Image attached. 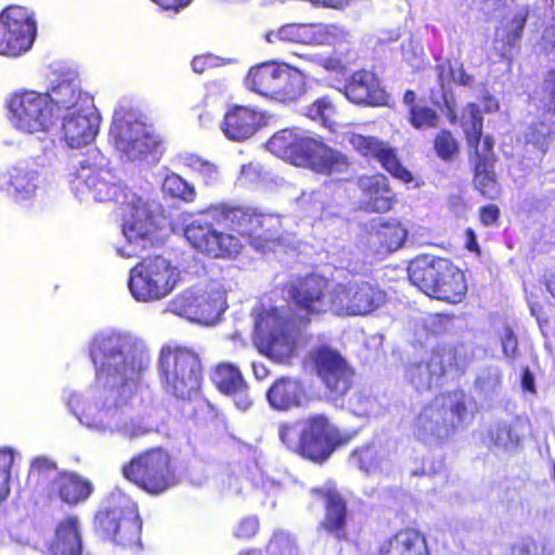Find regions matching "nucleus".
<instances>
[{
  "mask_svg": "<svg viewBox=\"0 0 555 555\" xmlns=\"http://www.w3.org/2000/svg\"><path fill=\"white\" fill-rule=\"evenodd\" d=\"M269 215L227 203L199 210L184 228V237L197 253L210 259H234L244 248L243 238L267 240L272 231Z\"/></svg>",
  "mask_w": 555,
  "mask_h": 555,
  "instance_id": "obj_1",
  "label": "nucleus"
},
{
  "mask_svg": "<svg viewBox=\"0 0 555 555\" xmlns=\"http://www.w3.org/2000/svg\"><path fill=\"white\" fill-rule=\"evenodd\" d=\"M129 347V341L119 334L96 335L90 343L89 354L99 387L98 404L105 411H116L129 403L145 370L128 351Z\"/></svg>",
  "mask_w": 555,
  "mask_h": 555,
  "instance_id": "obj_2",
  "label": "nucleus"
},
{
  "mask_svg": "<svg viewBox=\"0 0 555 555\" xmlns=\"http://www.w3.org/2000/svg\"><path fill=\"white\" fill-rule=\"evenodd\" d=\"M410 282L428 297L448 305H459L468 293L467 279L450 259L422 255L408 267Z\"/></svg>",
  "mask_w": 555,
  "mask_h": 555,
  "instance_id": "obj_3",
  "label": "nucleus"
},
{
  "mask_svg": "<svg viewBox=\"0 0 555 555\" xmlns=\"http://www.w3.org/2000/svg\"><path fill=\"white\" fill-rule=\"evenodd\" d=\"M26 487L40 496L70 506L87 501L93 492L91 481L75 472L59 469L57 463L46 455L31 459Z\"/></svg>",
  "mask_w": 555,
  "mask_h": 555,
  "instance_id": "obj_4",
  "label": "nucleus"
},
{
  "mask_svg": "<svg viewBox=\"0 0 555 555\" xmlns=\"http://www.w3.org/2000/svg\"><path fill=\"white\" fill-rule=\"evenodd\" d=\"M158 371L164 390L179 399H191L202 387L204 365L192 347L167 344L160 348Z\"/></svg>",
  "mask_w": 555,
  "mask_h": 555,
  "instance_id": "obj_5",
  "label": "nucleus"
},
{
  "mask_svg": "<svg viewBox=\"0 0 555 555\" xmlns=\"http://www.w3.org/2000/svg\"><path fill=\"white\" fill-rule=\"evenodd\" d=\"M268 150L295 166L330 175L338 164V154L325 143L296 128L275 132L267 142Z\"/></svg>",
  "mask_w": 555,
  "mask_h": 555,
  "instance_id": "obj_6",
  "label": "nucleus"
},
{
  "mask_svg": "<svg viewBox=\"0 0 555 555\" xmlns=\"http://www.w3.org/2000/svg\"><path fill=\"white\" fill-rule=\"evenodd\" d=\"M126 480L143 492L158 496L180 483L173 456L162 447H154L132 456L121 468Z\"/></svg>",
  "mask_w": 555,
  "mask_h": 555,
  "instance_id": "obj_7",
  "label": "nucleus"
},
{
  "mask_svg": "<svg viewBox=\"0 0 555 555\" xmlns=\"http://www.w3.org/2000/svg\"><path fill=\"white\" fill-rule=\"evenodd\" d=\"M307 327H297L291 323L289 317H284L280 309L271 307L259 312L254 343L262 356L278 364H291L297 356V341L294 334Z\"/></svg>",
  "mask_w": 555,
  "mask_h": 555,
  "instance_id": "obj_8",
  "label": "nucleus"
},
{
  "mask_svg": "<svg viewBox=\"0 0 555 555\" xmlns=\"http://www.w3.org/2000/svg\"><path fill=\"white\" fill-rule=\"evenodd\" d=\"M288 299L301 314H292L291 323L297 327H309L313 318L333 313L335 286L330 287L327 279L320 274L307 273L286 285Z\"/></svg>",
  "mask_w": 555,
  "mask_h": 555,
  "instance_id": "obj_9",
  "label": "nucleus"
},
{
  "mask_svg": "<svg viewBox=\"0 0 555 555\" xmlns=\"http://www.w3.org/2000/svg\"><path fill=\"white\" fill-rule=\"evenodd\" d=\"M93 524L95 532L104 540L122 548L142 546V519L138 506L127 498L109 501L96 512Z\"/></svg>",
  "mask_w": 555,
  "mask_h": 555,
  "instance_id": "obj_10",
  "label": "nucleus"
},
{
  "mask_svg": "<svg viewBox=\"0 0 555 555\" xmlns=\"http://www.w3.org/2000/svg\"><path fill=\"white\" fill-rule=\"evenodd\" d=\"M177 282L176 268L160 255L142 258L130 271L128 287L140 302H153L167 297Z\"/></svg>",
  "mask_w": 555,
  "mask_h": 555,
  "instance_id": "obj_11",
  "label": "nucleus"
},
{
  "mask_svg": "<svg viewBox=\"0 0 555 555\" xmlns=\"http://www.w3.org/2000/svg\"><path fill=\"white\" fill-rule=\"evenodd\" d=\"M44 92L21 90L8 100L9 119L13 126L26 133L49 132L55 126V117Z\"/></svg>",
  "mask_w": 555,
  "mask_h": 555,
  "instance_id": "obj_12",
  "label": "nucleus"
},
{
  "mask_svg": "<svg viewBox=\"0 0 555 555\" xmlns=\"http://www.w3.org/2000/svg\"><path fill=\"white\" fill-rule=\"evenodd\" d=\"M349 437L343 435L323 414L311 415L304 422L299 433V455L312 463H325L335 450L347 444Z\"/></svg>",
  "mask_w": 555,
  "mask_h": 555,
  "instance_id": "obj_13",
  "label": "nucleus"
},
{
  "mask_svg": "<svg viewBox=\"0 0 555 555\" xmlns=\"http://www.w3.org/2000/svg\"><path fill=\"white\" fill-rule=\"evenodd\" d=\"M387 293L370 280L352 279L335 285V315L364 317L383 307Z\"/></svg>",
  "mask_w": 555,
  "mask_h": 555,
  "instance_id": "obj_14",
  "label": "nucleus"
},
{
  "mask_svg": "<svg viewBox=\"0 0 555 555\" xmlns=\"http://www.w3.org/2000/svg\"><path fill=\"white\" fill-rule=\"evenodd\" d=\"M310 358L318 377L334 399L343 398L354 385V370L335 349L314 348Z\"/></svg>",
  "mask_w": 555,
  "mask_h": 555,
  "instance_id": "obj_15",
  "label": "nucleus"
},
{
  "mask_svg": "<svg viewBox=\"0 0 555 555\" xmlns=\"http://www.w3.org/2000/svg\"><path fill=\"white\" fill-rule=\"evenodd\" d=\"M36 22L21 8L9 7L0 13V54L18 56L28 51L36 38Z\"/></svg>",
  "mask_w": 555,
  "mask_h": 555,
  "instance_id": "obj_16",
  "label": "nucleus"
},
{
  "mask_svg": "<svg viewBox=\"0 0 555 555\" xmlns=\"http://www.w3.org/2000/svg\"><path fill=\"white\" fill-rule=\"evenodd\" d=\"M96 156L79 162L73 172L72 184L77 192H88L96 202L115 201L121 185L111 170L96 164Z\"/></svg>",
  "mask_w": 555,
  "mask_h": 555,
  "instance_id": "obj_17",
  "label": "nucleus"
},
{
  "mask_svg": "<svg viewBox=\"0 0 555 555\" xmlns=\"http://www.w3.org/2000/svg\"><path fill=\"white\" fill-rule=\"evenodd\" d=\"M310 494L323 501L324 516L319 522V529L339 542L348 541L350 512L346 498L336 485L327 482L323 487H313Z\"/></svg>",
  "mask_w": 555,
  "mask_h": 555,
  "instance_id": "obj_18",
  "label": "nucleus"
},
{
  "mask_svg": "<svg viewBox=\"0 0 555 555\" xmlns=\"http://www.w3.org/2000/svg\"><path fill=\"white\" fill-rule=\"evenodd\" d=\"M172 310L181 315L202 323H211L227 309L224 295L219 291L186 289L172 300Z\"/></svg>",
  "mask_w": 555,
  "mask_h": 555,
  "instance_id": "obj_19",
  "label": "nucleus"
},
{
  "mask_svg": "<svg viewBox=\"0 0 555 555\" xmlns=\"http://www.w3.org/2000/svg\"><path fill=\"white\" fill-rule=\"evenodd\" d=\"M109 135L116 147L131 160L143 159L156 153L162 143L156 134L146 131L144 125L139 121L114 122Z\"/></svg>",
  "mask_w": 555,
  "mask_h": 555,
  "instance_id": "obj_20",
  "label": "nucleus"
},
{
  "mask_svg": "<svg viewBox=\"0 0 555 555\" xmlns=\"http://www.w3.org/2000/svg\"><path fill=\"white\" fill-rule=\"evenodd\" d=\"M338 90L357 105L382 106L388 101V93L377 75L364 68L354 70Z\"/></svg>",
  "mask_w": 555,
  "mask_h": 555,
  "instance_id": "obj_21",
  "label": "nucleus"
},
{
  "mask_svg": "<svg viewBox=\"0 0 555 555\" xmlns=\"http://www.w3.org/2000/svg\"><path fill=\"white\" fill-rule=\"evenodd\" d=\"M209 379L221 395L236 398L235 405L240 410L246 411L251 406L248 383L240 365L230 361H219L211 366Z\"/></svg>",
  "mask_w": 555,
  "mask_h": 555,
  "instance_id": "obj_22",
  "label": "nucleus"
},
{
  "mask_svg": "<svg viewBox=\"0 0 555 555\" xmlns=\"http://www.w3.org/2000/svg\"><path fill=\"white\" fill-rule=\"evenodd\" d=\"M468 160L473 172L474 189L486 199L500 198L502 186L495 171L498 156L495 150H491V141L487 140L479 153L468 154Z\"/></svg>",
  "mask_w": 555,
  "mask_h": 555,
  "instance_id": "obj_23",
  "label": "nucleus"
},
{
  "mask_svg": "<svg viewBox=\"0 0 555 555\" xmlns=\"http://www.w3.org/2000/svg\"><path fill=\"white\" fill-rule=\"evenodd\" d=\"M374 555H431V550L424 531L405 526L384 538Z\"/></svg>",
  "mask_w": 555,
  "mask_h": 555,
  "instance_id": "obj_24",
  "label": "nucleus"
},
{
  "mask_svg": "<svg viewBox=\"0 0 555 555\" xmlns=\"http://www.w3.org/2000/svg\"><path fill=\"white\" fill-rule=\"evenodd\" d=\"M450 124L459 125L463 131V135L468 149V154L479 153L485 146L487 140L491 141V150H494L495 140L493 135H483V115L477 103L469 102L461 111L457 117L454 109L450 108L448 114Z\"/></svg>",
  "mask_w": 555,
  "mask_h": 555,
  "instance_id": "obj_25",
  "label": "nucleus"
},
{
  "mask_svg": "<svg viewBox=\"0 0 555 555\" xmlns=\"http://www.w3.org/2000/svg\"><path fill=\"white\" fill-rule=\"evenodd\" d=\"M358 186L363 196L361 207L366 212H388L397 203L396 194L389 184L388 178L383 173L360 177Z\"/></svg>",
  "mask_w": 555,
  "mask_h": 555,
  "instance_id": "obj_26",
  "label": "nucleus"
},
{
  "mask_svg": "<svg viewBox=\"0 0 555 555\" xmlns=\"http://www.w3.org/2000/svg\"><path fill=\"white\" fill-rule=\"evenodd\" d=\"M266 397L273 410L289 411L308 400L302 380L294 376H280L267 389Z\"/></svg>",
  "mask_w": 555,
  "mask_h": 555,
  "instance_id": "obj_27",
  "label": "nucleus"
},
{
  "mask_svg": "<svg viewBox=\"0 0 555 555\" xmlns=\"http://www.w3.org/2000/svg\"><path fill=\"white\" fill-rule=\"evenodd\" d=\"M261 122L260 112L248 106L234 105L223 117L222 131L232 141H244L258 131Z\"/></svg>",
  "mask_w": 555,
  "mask_h": 555,
  "instance_id": "obj_28",
  "label": "nucleus"
},
{
  "mask_svg": "<svg viewBox=\"0 0 555 555\" xmlns=\"http://www.w3.org/2000/svg\"><path fill=\"white\" fill-rule=\"evenodd\" d=\"M47 555H82L83 544L77 516L70 515L61 519L52 539L46 546Z\"/></svg>",
  "mask_w": 555,
  "mask_h": 555,
  "instance_id": "obj_29",
  "label": "nucleus"
},
{
  "mask_svg": "<svg viewBox=\"0 0 555 555\" xmlns=\"http://www.w3.org/2000/svg\"><path fill=\"white\" fill-rule=\"evenodd\" d=\"M99 130V122L95 117L81 113L72 112L63 116L62 139L73 149H80L94 141Z\"/></svg>",
  "mask_w": 555,
  "mask_h": 555,
  "instance_id": "obj_30",
  "label": "nucleus"
},
{
  "mask_svg": "<svg viewBox=\"0 0 555 555\" xmlns=\"http://www.w3.org/2000/svg\"><path fill=\"white\" fill-rule=\"evenodd\" d=\"M275 36L284 42L309 46H327L335 38L333 27L321 23L286 24L276 30Z\"/></svg>",
  "mask_w": 555,
  "mask_h": 555,
  "instance_id": "obj_31",
  "label": "nucleus"
},
{
  "mask_svg": "<svg viewBox=\"0 0 555 555\" xmlns=\"http://www.w3.org/2000/svg\"><path fill=\"white\" fill-rule=\"evenodd\" d=\"M310 90L308 76L299 68L282 63L272 101L292 104L301 101Z\"/></svg>",
  "mask_w": 555,
  "mask_h": 555,
  "instance_id": "obj_32",
  "label": "nucleus"
},
{
  "mask_svg": "<svg viewBox=\"0 0 555 555\" xmlns=\"http://www.w3.org/2000/svg\"><path fill=\"white\" fill-rule=\"evenodd\" d=\"M282 70V63L268 61L251 66L245 77V86L253 92L272 100Z\"/></svg>",
  "mask_w": 555,
  "mask_h": 555,
  "instance_id": "obj_33",
  "label": "nucleus"
},
{
  "mask_svg": "<svg viewBox=\"0 0 555 555\" xmlns=\"http://www.w3.org/2000/svg\"><path fill=\"white\" fill-rule=\"evenodd\" d=\"M369 235L378 251L392 253L403 246L408 231L400 221L388 219L372 224Z\"/></svg>",
  "mask_w": 555,
  "mask_h": 555,
  "instance_id": "obj_34",
  "label": "nucleus"
},
{
  "mask_svg": "<svg viewBox=\"0 0 555 555\" xmlns=\"http://www.w3.org/2000/svg\"><path fill=\"white\" fill-rule=\"evenodd\" d=\"M37 178L38 172L35 169L28 166H16L8 172L7 180L1 188L15 201L28 199L35 195Z\"/></svg>",
  "mask_w": 555,
  "mask_h": 555,
  "instance_id": "obj_35",
  "label": "nucleus"
},
{
  "mask_svg": "<svg viewBox=\"0 0 555 555\" xmlns=\"http://www.w3.org/2000/svg\"><path fill=\"white\" fill-rule=\"evenodd\" d=\"M122 232L130 244L142 249L152 247L156 242L153 220L145 210H142L140 216L125 221Z\"/></svg>",
  "mask_w": 555,
  "mask_h": 555,
  "instance_id": "obj_36",
  "label": "nucleus"
},
{
  "mask_svg": "<svg viewBox=\"0 0 555 555\" xmlns=\"http://www.w3.org/2000/svg\"><path fill=\"white\" fill-rule=\"evenodd\" d=\"M50 100V108L55 117V122L59 120L60 114H66L81 111L78 107L81 92L70 82H61L46 92Z\"/></svg>",
  "mask_w": 555,
  "mask_h": 555,
  "instance_id": "obj_37",
  "label": "nucleus"
},
{
  "mask_svg": "<svg viewBox=\"0 0 555 555\" xmlns=\"http://www.w3.org/2000/svg\"><path fill=\"white\" fill-rule=\"evenodd\" d=\"M433 149L439 159L446 163L455 160L461 153V144L454 133L447 128L434 135Z\"/></svg>",
  "mask_w": 555,
  "mask_h": 555,
  "instance_id": "obj_38",
  "label": "nucleus"
},
{
  "mask_svg": "<svg viewBox=\"0 0 555 555\" xmlns=\"http://www.w3.org/2000/svg\"><path fill=\"white\" fill-rule=\"evenodd\" d=\"M376 162H378L382 168L391 177L402 181L403 183H411L414 180L412 172L402 165L396 149L388 142L378 155Z\"/></svg>",
  "mask_w": 555,
  "mask_h": 555,
  "instance_id": "obj_39",
  "label": "nucleus"
},
{
  "mask_svg": "<svg viewBox=\"0 0 555 555\" xmlns=\"http://www.w3.org/2000/svg\"><path fill=\"white\" fill-rule=\"evenodd\" d=\"M437 111L426 104L413 105L408 111V122L416 130H428L439 126Z\"/></svg>",
  "mask_w": 555,
  "mask_h": 555,
  "instance_id": "obj_40",
  "label": "nucleus"
},
{
  "mask_svg": "<svg viewBox=\"0 0 555 555\" xmlns=\"http://www.w3.org/2000/svg\"><path fill=\"white\" fill-rule=\"evenodd\" d=\"M184 165L194 172L205 185H212L218 181V167L198 155H188L184 158Z\"/></svg>",
  "mask_w": 555,
  "mask_h": 555,
  "instance_id": "obj_41",
  "label": "nucleus"
},
{
  "mask_svg": "<svg viewBox=\"0 0 555 555\" xmlns=\"http://www.w3.org/2000/svg\"><path fill=\"white\" fill-rule=\"evenodd\" d=\"M163 189L167 194L185 203H192L196 198L194 186L177 173L166 176Z\"/></svg>",
  "mask_w": 555,
  "mask_h": 555,
  "instance_id": "obj_42",
  "label": "nucleus"
},
{
  "mask_svg": "<svg viewBox=\"0 0 555 555\" xmlns=\"http://www.w3.org/2000/svg\"><path fill=\"white\" fill-rule=\"evenodd\" d=\"M352 147L364 158L376 160L387 142L376 137L353 133L349 139Z\"/></svg>",
  "mask_w": 555,
  "mask_h": 555,
  "instance_id": "obj_43",
  "label": "nucleus"
},
{
  "mask_svg": "<svg viewBox=\"0 0 555 555\" xmlns=\"http://www.w3.org/2000/svg\"><path fill=\"white\" fill-rule=\"evenodd\" d=\"M14 453L11 449H0V502L7 500L11 492V470Z\"/></svg>",
  "mask_w": 555,
  "mask_h": 555,
  "instance_id": "obj_44",
  "label": "nucleus"
},
{
  "mask_svg": "<svg viewBox=\"0 0 555 555\" xmlns=\"http://www.w3.org/2000/svg\"><path fill=\"white\" fill-rule=\"evenodd\" d=\"M352 456L357 461L358 467L366 474L374 473L379 467L380 457L373 447L358 448L353 451Z\"/></svg>",
  "mask_w": 555,
  "mask_h": 555,
  "instance_id": "obj_45",
  "label": "nucleus"
},
{
  "mask_svg": "<svg viewBox=\"0 0 555 555\" xmlns=\"http://www.w3.org/2000/svg\"><path fill=\"white\" fill-rule=\"evenodd\" d=\"M295 548V539L283 531H275L266 546L271 555H292Z\"/></svg>",
  "mask_w": 555,
  "mask_h": 555,
  "instance_id": "obj_46",
  "label": "nucleus"
},
{
  "mask_svg": "<svg viewBox=\"0 0 555 555\" xmlns=\"http://www.w3.org/2000/svg\"><path fill=\"white\" fill-rule=\"evenodd\" d=\"M528 18V10L517 14L512 20V28L504 35V42L507 46L506 52L511 53L512 50L519 47L521 34Z\"/></svg>",
  "mask_w": 555,
  "mask_h": 555,
  "instance_id": "obj_47",
  "label": "nucleus"
},
{
  "mask_svg": "<svg viewBox=\"0 0 555 555\" xmlns=\"http://www.w3.org/2000/svg\"><path fill=\"white\" fill-rule=\"evenodd\" d=\"M444 373V369H434L431 370L427 365L417 364L411 367L410 370V379L416 387H426L429 388L431 384L433 375H442Z\"/></svg>",
  "mask_w": 555,
  "mask_h": 555,
  "instance_id": "obj_48",
  "label": "nucleus"
},
{
  "mask_svg": "<svg viewBox=\"0 0 555 555\" xmlns=\"http://www.w3.org/2000/svg\"><path fill=\"white\" fill-rule=\"evenodd\" d=\"M260 524L257 516L243 517L234 529L233 535L241 541H249L259 531Z\"/></svg>",
  "mask_w": 555,
  "mask_h": 555,
  "instance_id": "obj_49",
  "label": "nucleus"
},
{
  "mask_svg": "<svg viewBox=\"0 0 555 555\" xmlns=\"http://www.w3.org/2000/svg\"><path fill=\"white\" fill-rule=\"evenodd\" d=\"M502 352L504 357L514 362L519 356L518 338L511 326L504 328L501 337Z\"/></svg>",
  "mask_w": 555,
  "mask_h": 555,
  "instance_id": "obj_50",
  "label": "nucleus"
},
{
  "mask_svg": "<svg viewBox=\"0 0 555 555\" xmlns=\"http://www.w3.org/2000/svg\"><path fill=\"white\" fill-rule=\"evenodd\" d=\"M333 111H334L333 104L327 96L317 99L308 107V114L313 119L326 120Z\"/></svg>",
  "mask_w": 555,
  "mask_h": 555,
  "instance_id": "obj_51",
  "label": "nucleus"
},
{
  "mask_svg": "<svg viewBox=\"0 0 555 555\" xmlns=\"http://www.w3.org/2000/svg\"><path fill=\"white\" fill-rule=\"evenodd\" d=\"M279 437L281 441L292 451L299 454V434L292 424H281L279 427Z\"/></svg>",
  "mask_w": 555,
  "mask_h": 555,
  "instance_id": "obj_52",
  "label": "nucleus"
},
{
  "mask_svg": "<svg viewBox=\"0 0 555 555\" xmlns=\"http://www.w3.org/2000/svg\"><path fill=\"white\" fill-rule=\"evenodd\" d=\"M450 412L455 416L456 421L450 424L452 430H455L459 426H462L467 416V404L463 395L455 396L454 400L451 401Z\"/></svg>",
  "mask_w": 555,
  "mask_h": 555,
  "instance_id": "obj_53",
  "label": "nucleus"
},
{
  "mask_svg": "<svg viewBox=\"0 0 555 555\" xmlns=\"http://www.w3.org/2000/svg\"><path fill=\"white\" fill-rule=\"evenodd\" d=\"M543 91L547 96L546 111L555 115V68L550 69L543 80Z\"/></svg>",
  "mask_w": 555,
  "mask_h": 555,
  "instance_id": "obj_54",
  "label": "nucleus"
},
{
  "mask_svg": "<svg viewBox=\"0 0 555 555\" xmlns=\"http://www.w3.org/2000/svg\"><path fill=\"white\" fill-rule=\"evenodd\" d=\"M479 221L485 227H492L499 223L501 217L500 208L494 204L481 206L478 210Z\"/></svg>",
  "mask_w": 555,
  "mask_h": 555,
  "instance_id": "obj_55",
  "label": "nucleus"
},
{
  "mask_svg": "<svg viewBox=\"0 0 555 555\" xmlns=\"http://www.w3.org/2000/svg\"><path fill=\"white\" fill-rule=\"evenodd\" d=\"M540 546L532 538H526L513 544L508 555H538Z\"/></svg>",
  "mask_w": 555,
  "mask_h": 555,
  "instance_id": "obj_56",
  "label": "nucleus"
},
{
  "mask_svg": "<svg viewBox=\"0 0 555 555\" xmlns=\"http://www.w3.org/2000/svg\"><path fill=\"white\" fill-rule=\"evenodd\" d=\"M319 65L330 74L334 75L345 76L348 70L347 64L343 62L341 59L335 55H330L327 57L322 59L319 62Z\"/></svg>",
  "mask_w": 555,
  "mask_h": 555,
  "instance_id": "obj_57",
  "label": "nucleus"
},
{
  "mask_svg": "<svg viewBox=\"0 0 555 555\" xmlns=\"http://www.w3.org/2000/svg\"><path fill=\"white\" fill-rule=\"evenodd\" d=\"M452 80L460 86H470L474 82V77L466 72L463 65H460L456 69L451 73Z\"/></svg>",
  "mask_w": 555,
  "mask_h": 555,
  "instance_id": "obj_58",
  "label": "nucleus"
},
{
  "mask_svg": "<svg viewBox=\"0 0 555 555\" xmlns=\"http://www.w3.org/2000/svg\"><path fill=\"white\" fill-rule=\"evenodd\" d=\"M521 388L526 392H529L532 395L537 393L534 376L528 366L525 367L521 373Z\"/></svg>",
  "mask_w": 555,
  "mask_h": 555,
  "instance_id": "obj_59",
  "label": "nucleus"
},
{
  "mask_svg": "<svg viewBox=\"0 0 555 555\" xmlns=\"http://www.w3.org/2000/svg\"><path fill=\"white\" fill-rule=\"evenodd\" d=\"M162 9L178 12L180 9L190 4L191 0H152Z\"/></svg>",
  "mask_w": 555,
  "mask_h": 555,
  "instance_id": "obj_60",
  "label": "nucleus"
},
{
  "mask_svg": "<svg viewBox=\"0 0 555 555\" xmlns=\"http://www.w3.org/2000/svg\"><path fill=\"white\" fill-rule=\"evenodd\" d=\"M465 247L473 253H480L479 244L477 242L476 233L472 228L465 230Z\"/></svg>",
  "mask_w": 555,
  "mask_h": 555,
  "instance_id": "obj_61",
  "label": "nucleus"
},
{
  "mask_svg": "<svg viewBox=\"0 0 555 555\" xmlns=\"http://www.w3.org/2000/svg\"><path fill=\"white\" fill-rule=\"evenodd\" d=\"M192 68L195 73L202 74L204 73L208 67H210V59L205 55L195 56L192 60Z\"/></svg>",
  "mask_w": 555,
  "mask_h": 555,
  "instance_id": "obj_62",
  "label": "nucleus"
},
{
  "mask_svg": "<svg viewBox=\"0 0 555 555\" xmlns=\"http://www.w3.org/2000/svg\"><path fill=\"white\" fill-rule=\"evenodd\" d=\"M253 372L257 379L261 380L270 375L269 369L263 363H253Z\"/></svg>",
  "mask_w": 555,
  "mask_h": 555,
  "instance_id": "obj_63",
  "label": "nucleus"
},
{
  "mask_svg": "<svg viewBox=\"0 0 555 555\" xmlns=\"http://www.w3.org/2000/svg\"><path fill=\"white\" fill-rule=\"evenodd\" d=\"M545 286L547 292L555 299V272L545 278Z\"/></svg>",
  "mask_w": 555,
  "mask_h": 555,
  "instance_id": "obj_64",
  "label": "nucleus"
}]
</instances>
